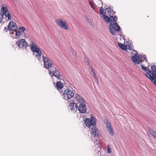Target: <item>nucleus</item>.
Listing matches in <instances>:
<instances>
[{
	"mask_svg": "<svg viewBox=\"0 0 156 156\" xmlns=\"http://www.w3.org/2000/svg\"><path fill=\"white\" fill-rule=\"evenodd\" d=\"M105 124L106 125L108 131L109 132L110 134L112 136H113L114 133L113 132L112 128L110 122L109 121L107 120L105 122Z\"/></svg>",
	"mask_w": 156,
	"mask_h": 156,
	"instance_id": "obj_13",
	"label": "nucleus"
},
{
	"mask_svg": "<svg viewBox=\"0 0 156 156\" xmlns=\"http://www.w3.org/2000/svg\"><path fill=\"white\" fill-rule=\"evenodd\" d=\"M90 5H91V6H92V8H93L94 9V7L92 6V5H91V3H90Z\"/></svg>",
	"mask_w": 156,
	"mask_h": 156,
	"instance_id": "obj_33",
	"label": "nucleus"
},
{
	"mask_svg": "<svg viewBox=\"0 0 156 156\" xmlns=\"http://www.w3.org/2000/svg\"><path fill=\"white\" fill-rule=\"evenodd\" d=\"M98 5H96L98 6L99 7H100V8H101L102 7V2L101 0H100L99 1H98Z\"/></svg>",
	"mask_w": 156,
	"mask_h": 156,
	"instance_id": "obj_26",
	"label": "nucleus"
},
{
	"mask_svg": "<svg viewBox=\"0 0 156 156\" xmlns=\"http://www.w3.org/2000/svg\"><path fill=\"white\" fill-rule=\"evenodd\" d=\"M89 70L91 69V72L92 73V74L93 75V76L94 78L96 79V80L98 82V77H97L96 75L95 74V70L94 69L93 67L91 66H90L89 67Z\"/></svg>",
	"mask_w": 156,
	"mask_h": 156,
	"instance_id": "obj_19",
	"label": "nucleus"
},
{
	"mask_svg": "<svg viewBox=\"0 0 156 156\" xmlns=\"http://www.w3.org/2000/svg\"><path fill=\"white\" fill-rule=\"evenodd\" d=\"M85 125L88 127L91 126H95L96 124V121L94 117H91V119L86 118L84 120Z\"/></svg>",
	"mask_w": 156,
	"mask_h": 156,
	"instance_id": "obj_9",
	"label": "nucleus"
},
{
	"mask_svg": "<svg viewBox=\"0 0 156 156\" xmlns=\"http://www.w3.org/2000/svg\"><path fill=\"white\" fill-rule=\"evenodd\" d=\"M10 34V36L13 39H18L20 37V34L16 30H11Z\"/></svg>",
	"mask_w": 156,
	"mask_h": 156,
	"instance_id": "obj_12",
	"label": "nucleus"
},
{
	"mask_svg": "<svg viewBox=\"0 0 156 156\" xmlns=\"http://www.w3.org/2000/svg\"><path fill=\"white\" fill-rule=\"evenodd\" d=\"M4 19V16L2 14L0 13V23H1Z\"/></svg>",
	"mask_w": 156,
	"mask_h": 156,
	"instance_id": "obj_27",
	"label": "nucleus"
},
{
	"mask_svg": "<svg viewBox=\"0 0 156 156\" xmlns=\"http://www.w3.org/2000/svg\"><path fill=\"white\" fill-rule=\"evenodd\" d=\"M118 44L119 46L124 51H126V46L124 45L121 43H118Z\"/></svg>",
	"mask_w": 156,
	"mask_h": 156,
	"instance_id": "obj_24",
	"label": "nucleus"
},
{
	"mask_svg": "<svg viewBox=\"0 0 156 156\" xmlns=\"http://www.w3.org/2000/svg\"><path fill=\"white\" fill-rule=\"evenodd\" d=\"M104 19L107 22H109L110 24L109 28L111 33L114 35L117 34L120 31V27L117 24V17L116 16H114L113 15H111L109 17L105 16Z\"/></svg>",
	"mask_w": 156,
	"mask_h": 156,
	"instance_id": "obj_2",
	"label": "nucleus"
},
{
	"mask_svg": "<svg viewBox=\"0 0 156 156\" xmlns=\"http://www.w3.org/2000/svg\"><path fill=\"white\" fill-rule=\"evenodd\" d=\"M8 27V29L10 31L16 30L17 29L16 24L13 21H11L9 23Z\"/></svg>",
	"mask_w": 156,
	"mask_h": 156,
	"instance_id": "obj_14",
	"label": "nucleus"
},
{
	"mask_svg": "<svg viewBox=\"0 0 156 156\" xmlns=\"http://www.w3.org/2000/svg\"><path fill=\"white\" fill-rule=\"evenodd\" d=\"M97 144H98V141H97Z\"/></svg>",
	"mask_w": 156,
	"mask_h": 156,
	"instance_id": "obj_36",
	"label": "nucleus"
},
{
	"mask_svg": "<svg viewBox=\"0 0 156 156\" xmlns=\"http://www.w3.org/2000/svg\"><path fill=\"white\" fill-rule=\"evenodd\" d=\"M92 134L94 137H97L99 134V131L98 129L95 127H93L91 130Z\"/></svg>",
	"mask_w": 156,
	"mask_h": 156,
	"instance_id": "obj_17",
	"label": "nucleus"
},
{
	"mask_svg": "<svg viewBox=\"0 0 156 156\" xmlns=\"http://www.w3.org/2000/svg\"><path fill=\"white\" fill-rule=\"evenodd\" d=\"M50 76L52 77L53 76H54L56 78H57L58 79H61V75L59 72L55 68H53L52 70H48Z\"/></svg>",
	"mask_w": 156,
	"mask_h": 156,
	"instance_id": "obj_10",
	"label": "nucleus"
},
{
	"mask_svg": "<svg viewBox=\"0 0 156 156\" xmlns=\"http://www.w3.org/2000/svg\"><path fill=\"white\" fill-rule=\"evenodd\" d=\"M42 57L45 68L48 69V70H49V69L52 67L53 63L52 62L50 58L46 55H43Z\"/></svg>",
	"mask_w": 156,
	"mask_h": 156,
	"instance_id": "obj_7",
	"label": "nucleus"
},
{
	"mask_svg": "<svg viewBox=\"0 0 156 156\" xmlns=\"http://www.w3.org/2000/svg\"><path fill=\"white\" fill-rule=\"evenodd\" d=\"M132 49V47L131 45L130 46L129 44H128V49L130 50H131Z\"/></svg>",
	"mask_w": 156,
	"mask_h": 156,
	"instance_id": "obj_31",
	"label": "nucleus"
},
{
	"mask_svg": "<svg viewBox=\"0 0 156 156\" xmlns=\"http://www.w3.org/2000/svg\"><path fill=\"white\" fill-rule=\"evenodd\" d=\"M75 55H76V53H75Z\"/></svg>",
	"mask_w": 156,
	"mask_h": 156,
	"instance_id": "obj_35",
	"label": "nucleus"
},
{
	"mask_svg": "<svg viewBox=\"0 0 156 156\" xmlns=\"http://www.w3.org/2000/svg\"><path fill=\"white\" fill-rule=\"evenodd\" d=\"M5 16V19L7 20H10L11 19V15L10 12H9L5 15H4Z\"/></svg>",
	"mask_w": 156,
	"mask_h": 156,
	"instance_id": "obj_21",
	"label": "nucleus"
},
{
	"mask_svg": "<svg viewBox=\"0 0 156 156\" xmlns=\"http://www.w3.org/2000/svg\"><path fill=\"white\" fill-rule=\"evenodd\" d=\"M84 61L86 64L88 65L89 64V62L87 58L85 57V58Z\"/></svg>",
	"mask_w": 156,
	"mask_h": 156,
	"instance_id": "obj_29",
	"label": "nucleus"
},
{
	"mask_svg": "<svg viewBox=\"0 0 156 156\" xmlns=\"http://www.w3.org/2000/svg\"><path fill=\"white\" fill-rule=\"evenodd\" d=\"M144 59V60H145V64H144L143 63H142V64L141 65V69L143 70L144 71H147L148 69H148V68H147L146 67H145V66H148V67L149 66V64L148 63L147 61V60H146V59H145V57H144V58H142Z\"/></svg>",
	"mask_w": 156,
	"mask_h": 156,
	"instance_id": "obj_16",
	"label": "nucleus"
},
{
	"mask_svg": "<svg viewBox=\"0 0 156 156\" xmlns=\"http://www.w3.org/2000/svg\"><path fill=\"white\" fill-rule=\"evenodd\" d=\"M149 132L154 138L156 139V133L154 131L151 129H149Z\"/></svg>",
	"mask_w": 156,
	"mask_h": 156,
	"instance_id": "obj_22",
	"label": "nucleus"
},
{
	"mask_svg": "<svg viewBox=\"0 0 156 156\" xmlns=\"http://www.w3.org/2000/svg\"><path fill=\"white\" fill-rule=\"evenodd\" d=\"M87 21L90 23V24H92V22L91 21V20L88 19L87 20Z\"/></svg>",
	"mask_w": 156,
	"mask_h": 156,
	"instance_id": "obj_32",
	"label": "nucleus"
},
{
	"mask_svg": "<svg viewBox=\"0 0 156 156\" xmlns=\"http://www.w3.org/2000/svg\"><path fill=\"white\" fill-rule=\"evenodd\" d=\"M9 12L7 6L5 4H2L0 11V13L2 14L4 16L7 12Z\"/></svg>",
	"mask_w": 156,
	"mask_h": 156,
	"instance_id": "obj_15",
	"label": "nucleus"
},
{
	"mask_svg": "<svg viewBox=\"0 0 156 156\" xmlns=\"http://www.w3.org/2000/svg\"><path fill=\"white\" fill-rule=\"evenodd\" d=\"M143 63L144 64H145V61H144V62H143Z\"/></svg>",
	"mask_w": 156,
	"mask_h": 156,
	"instance_id": "obj_34",
	"label": "nucleus"
},
{
	"mask_svg": "<svg viewBox=\"0 0 156 156\" xmlns=\"http://www.w3.org/2000/svg\"><path fill=\"white\" fill-rule=\"evenodd\" d=\"M57 26L61 29L67 30L69 28V25L66 20L63 19H58L55 20Z\"/></svg>",
	"mask_w": 156,
	"mask_h": 156,
	"instance_id": "obj_6",
	"label": "nucleus"
},
{
	"mask_svg": "<svg viewBox=\"0 0 156 156\" xmlns=\"http://www.w3.org/2000/svg\"><path fill=\"white\" fill-rule=\"evenodd\" d=\"M19 48H25L27 47V43L24 39H20L16 42Z\"/></svg>",
	"mask_w": 156,
	"mask_h": 156,
	"instance_id": "obj_11",
	"label": "nucleus"
},
{
	"mask_svg": "<svg viewBox=\"0 0 156 156\" xmlns=\"http://www.w3.org/2000/svg\"><path fill=\"white\" fill-rule=\"evenodd\" d=\"M56 85L57 89H61L63 87V84L60 81L57 82L56 83Z\"/></svg>",
	"mask_w": 156,
	"mask_h": 156,
	"instance_id": "obj_20",
	"label": "nucleus"
},
{
	"mask_svg": "<svg viewBox=\"0 0 156 156\" xmlns=\"http://www.w3.org/2000/svg\"><path fill=\"white\" fill-rule=\"evenodd\" d=\"M107 152L108 153H111V151L110 147L109 145L107 146Z\"/></svg>",
	"mask_w": 156,
	"mask_h": 156,
	"instance_id": "obj_28",
	"label": "nucleus"
},
{
	"mask_svg": "<svg viewBox=\"0 0 156 156\" xmlns=\"http://www.w3.org/2000/svg\"><path fill=\"white\" fill-rule=\"evenodd\" d=\"M73 101V102L70 103L69 105V110L72 112H75L78 108L80 113H84L86 112V102L82 96L77 94H75Z\"/></svg>",
	"mask_w": 156,
	"mask_h": 156,
	"instance_id": "obj_1",
	"label": "nucleus"
},
{
	"mask_svg": "<svg viewBox=\"0 0 156 156\" xmlns=\"http://www.w3.org/2000/svg\"><path fill=\"white\" fill-rule=\"evenodd\" d=\"M108 14L109 16L111 15H113V14L115 13V12H113V9L111 7H109L108 8H106Z\"/></svg>",
	"mask_w": 156,
	"mask_h": 156,
	"instance_id": "obj_18",
	"label": "nucleus"
},
{
	"mask_svg": "<svg viewBox=\"0 0 156 156\" xmlns=\"http://www.w3.org/2000/svg\"><path fill=\"white\" fill-rule=\"evenodd\" d=\"M74 96V93L73 91L67 88L66 89L62 95L63 98L66 100L71 99Z\"/></svg>",
	"mask_w": 156,
	"mask_h": 156,
	"instance_id": "obj_8",
	"label": "nucleus"
},
{
	"mask_svg": "<svg viewBox=\"0 0 156 156\" xmlns=\"http://www.w3.org/2000/svg\"><path fill=\"white\" fill-rule=\"evenodd\" d=\"M26 30L25 28L23 27H19L18 30H17L18 32H19L20 34L21 33L23 32Z\"/></svg>",
	"mask_w": 156,
	"mask_h": 156,
	"instance_id": "obj_23",
	"label": "nucleus"
},
{
	"mask_svg": "<svg viewBox=\"0 0 156 156\" xmlns=\"http://www.w3.org/2000/svg\"><path fill=\"white\" fill-rule=\"evenodd\" d=\"M145 57V59L147 60V58L144 55H139L137 52L135 50H133L132 52L131 59L134 62L137 64H140L141 62L142 63H143L145 60H144L143 58Z\"/></svg>",
	"mask_w": 156,
	"mask_h": 156,
	"instance_id": "obj_4",
	"label": "nucleus"
},
{
	"mask_svg": "<svg viewBox=\"0 0 156 156\" xmlns=\"http://www.w3.org/2000/svg\"><path fill=\"white\" fill-rule=\"evenodd\" d=\"M151 70L148 69L149 73H146L145 75L156 86V65L151 64Z\"/></svg>",
	"mask_w": 156,
	"mask_h": 156,
	"instance_id": "obj_3",
	"label": "nucleus"
},
{
	"mask_svg": "<svg viewBox=\"0 0 156 156\" xmlns=\"http://www.w3.org/2000/svg\"><path fill=\"white\" fill-rule=\"evenodd\" d=\"M31 51L39 61L41 60L42 55L41 49L39 47L35 44L32 42L30 44Z\"/></svg>",
	"mask_w": 156,
	"mask_h": 156,
	"instance_id": "obj_5",
	"label": "nucleus"
},
{
	"mask_svg": "<svg viewBox=\"0 0 156 156\" xmlns=\"http://www.w3.org/2000/svg\"><path fill=\"white\" fill-rule=\"evenodd\" d=\"M100 12L101 14L103 15L104 17V16H105V15L106 13V11L104 9H100Z\"/></svg>",
	"mask_w": 156,
	"mask_h": 156,
	"instance_id": "obj_25",
	"label": "nucleus"
},
{
	"mask_svg": "<svg viewBox=\"0 0 156 156\" xmlns=\"http://www.w3.org/2000/svg\"><path fill=\"white\" fill-rule=\"evenodd\" d=\"M93 2H94L95 4L96 5H98V1H99L100 0H91Z\"/></svg>",
	"mask_w": 156,
	"mask_h": 156,
	"instance_id": "obj_30",
	"label": "nucleus"
}]
</instances>
